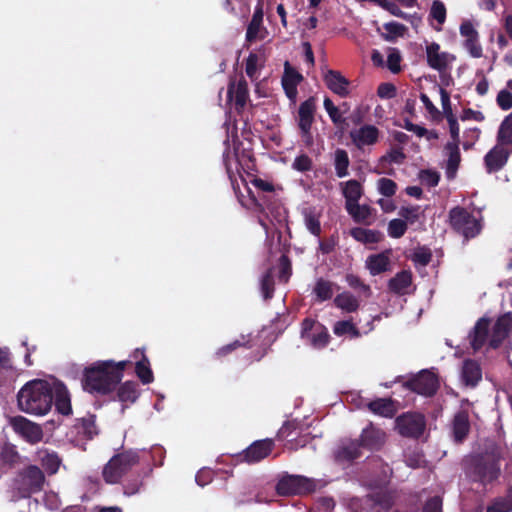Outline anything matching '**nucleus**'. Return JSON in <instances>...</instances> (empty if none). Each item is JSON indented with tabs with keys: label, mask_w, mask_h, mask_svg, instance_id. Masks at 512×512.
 Listing matches in <instances>:
<instances>
[{
	"label": "nucleus",
	"mask_w": 512,
	"mask_h": 512,
	"mask_svg": "<svg viewBox=\"0 0 512 512\" xmlns=\"http://www.w3.org/2000/svg\"><path fill=\"white\" fill-rule=\"evenodd\" d=\"M128 361H98L85 369L82 382L85 391L105 395L112 392L123 377Z\"/></svg>",
	"instance_id": "1"
},
{
	"label": "nucleus",
	"mask_w": 512,
	"mask_h": 512,
	"mask_svg": "<svg viewBox=\"0 0 512 512\" xmlns=\"http://www.w3.org/2000/svg\"><path fill=\"white\" fill-rule=\"evenodd\" d=\"M50 380L35 379L26 383L18 392V406L26 413L45 415L52 406Z\"/></svg>",
	"instance_id": "2"
},
{
	"label": "nucleus",
	"mask_w": 512,
	"mask_h": 512,
	"mask_svg": "<svg viewBox=\"0 0 512 512\" xmlns=\"http://www.w3.org/2000/svg\"><path fill=\"white\" fill-rule=\"evenodd\" d=\"M488 321L484 318L480 319L470 335L471 345L474 350L480 349L485 343L493 348L498 347L502 341L507 337L510 329L512 328V314L507 313L495 322L491 333H489Z\"/></svg>",
	"instance_id": "3"
},
{
	"label": "nucleus",
	"mask_w": 512,
	"mask_h": 512,
	"mask_svg": "<svg viewBox=\"0 0 512 512\" xmlns=\"http://www.w3.org/2000/svg\"><path fill=\"white\" fill-rule=\"evenodd\" d=\"M499 465L491 456H471L465 460V472L472 481L487 484L499 475Z\"/></svg>",
	"instance_id": "4"
},
{
	"label": "nucleus",
	"mask_w": 512,
	"mask_h": 512,
	"mask_svg": "<svg viewBox=\"0 0 512 512\" xmlns=\"http://www.w3.org/2000/svg\"><path fill=\"white\" fill-rule=\"evenodd\" d=\"M452 228L466 239L473 238L481 231L480 213H470L462 207H455L449 212Z\"/></svg>",
	"instance_id": "5"
},
{
	"label": "nucleus",
	"mask_w": 512,
	"mask_h": 512,
	"mask_svg": "<svg viewBox=\"0 0 512 512\" xmlns=\"http://www.w3.org/2000/svg\"><path fill=\"white\" fill-rule=\"evenodd\" d=\"M138 462L136 452L127 451L113 456L103 467L102 476L106 483L116 484Z\"/></svg>",
	"instance_id": "6"
},
{
	"label": "nucleus",
	"mask_w": 512,
	"mask_h": 512,
	"mask_svg": "<svg viewBox=\"0 0 512 512\" xmlns=\"http://www.w3.org/2000/svg\"><path fill=\"white\" fill-rule=\"evenodd\" d=\"M316 485L313 480L300 475H286L282 477L276 490L279 495L290 496L296 494H306L314 491Z\"/></svg>",
	"instance_id": "7"
},
{
	"label": "nucleus",
	"mask_w": 512,
	"mask_h": 512,
	"mask_svg": "<svg viewBox=\"0 0 512 512\" xmlns=\"http://www.w3.org/2000/svg\"><path fill=\"white\" fill-rule=\"evenodd\" d=\"M301 338L315 349H321L328 344L329 334L321 323L305 319L302 322Z\"/></svg>",
	"instance_id": "8"
},
{
	"label": "nucleus",
	"mask_w": 512,
	"mask_h": 512,
	"mask_svg": "<svg viewBox=\"0 0 512 512\" xmlns=\"http://www.w3.org/2000/svg\"><path fill=\"white\" fill-rule=\"evenodd\" d=\"M460 36L463 38V47L473 58L483 56V48L479 40V33L470 20H463L459 27Z\"/></svg>",
	"instance_id": "9"
},
{
	"label": "nucleus",
	"mask_w": 512,
	"mask_h": 512,
	"mask_svg": "<svg viewBox=\"0 0 512 512\" xmlns=\"http://www.w3.org/2000/svg\"><path fill=\"white\" fill-rule=\"evenodd\" d=\"M316 110L314 98L304 101L298 110V126L301 131V137L305 145L310 146L313 143L311 127L314 121V113Z\"/></svg>",
	"instance_id": "10"
},
{
	"label": "nucleus",
	"mask_w": 512,
	"mask_h": 512,
	"mask_svg": "<svg viewBox=\"0 0 512 512\" xmlns=\"http://www.w3.org/2000/svg\"><path fill=\"white\" fill-rule=\"evenodd\" d=\"M398 432L407 437H418L425 428V420L421 414L408 413L396 419Z\"/></svg>",
	"instance_id": "11"
},
{
	"label": "nucleus",
	"mask_w": 512,
	"mask_h": 512,
	"mask_svg": "<svg viewBox=\"0 0 512 512\" xmlns=\"http://www.w3.org/2000/svg\"><path fill=\"white\" fill-rule=\"evenodd\" d=\"M10 425L17 434L30 443H37L42 440L41 427L22 416L11 418Z\"/></svg>",
	"instance_id": "12"
},
{
	"label": "nucleus",
	"mask_w": 512,
	"mask_h": 512,
	"mask_svg": "<svg viewBox=\"0 0 512 512\" xmlns=\"http://www.w3.org/2000/svg\"><path fill=\"white\" fill-rule=\"evenodd\" d=\"M45 482L43 472L37 466H29L20 474L19 489L23 494L38 492Z\"/></svg>",
	"instance_id": "13"
},
{
	"label": "nucleus",
	"mask_w": 512,
	"mask_h": 512,
	"mask_svg": "<svg viewBox=\"0 0 512 512\" xmlns=\"http://www.w3.org/2000/svg\"><path fill=\"white\" fill-rule=\"evenodd\" d=\"M426 57L428 65L437 71L446 70L455 60V56L441 51L438 43L432 42L426 46Z\"/></svg>",
	"instance_id": "14"
},
{
	"label": "nucleus",
	"mask_w": 512,
	"mask_h": 512,
	"mask_svg": "<svg viewBox=\"0 0 512 512\" xmlns=\"http://www.w3.org/2000/svg\"><path fill=\"white\" fill-rule=\"evenodd\" d=\"M379 135V129L374 125L369 124L362 125L359 128H355L350 131V138L353 144L359 149L376 144L378 142Z\"/></svg>",
	"instance_id": "15"
},
{
	"label": "nucleus",
	"mask_w": 512,
	"mask_h": 512,
	"mask_svg": "<svg viewBox=\"0 0 512 512\" xmlns=\"http://www.w3.org/2000/svg\"><path fill=\"white\" fill-rule=\"evenodd\" d=\"M410 387L418 394L430 396L438 387L436 376L430 371H422L410 381Z\"/></svg>",
	"instance_id": "16"
},
{
	"label": "nucleus",
	"mask_w": 512,
	"mask_h": 512,
	"mask_svg": "<svg viewBox=\"0 0 512 512\" xmlns=\"http://www.w3.org/2000/svg\"><path fill=\"white\" fill-rule=\"evenodd\" d=\"M511 148L499 142L486 154L484 161L488 172L500 170L507 162Z\"/></svg>",
	"instance_id": "17"
},
{
	"label": "nucleus",
	"mask_w": 512,
	"mask_h": 512,
	"mask_svg": "<svg viewBox=\"0 0 512 512\" xmlns=\"http://www.w3.org/2000/svg\"><path fill=\"white\" fill-rule=\"evenodd\" d=\"M51 396L52 402L54 401L56 409L63 415H69L72 412L70 394L67 388L59 381L51 379Z\"/></svg>",
	"instance_id": "18"
},
{
	"label": "nucleus",
	"mask_w": 512,
	"mask_h": 512,
	"mask_svg": "<svg viewBox=\"0 0 512 512\" xmlns=\"http://www.w3.org/2000/svg\"><path fill=\"white\" fill-rule=\"evenodd\" d=\"M302 80V75L292 68L288 62L285 63V71L282 77V86L286 96L293 102L297 98V86Z\"/></svg>",
	"instance_id": "19"
},
{
	"label": "nucleus",
	"mask_w": 512,
	"mask_h": 512,
	"mask_svg": "<svg viewBox=\"0 0 512 512\" xmlns=\"http://www.w3.org/2000/svg\"><path fill=\"white\" fill-rule=\"evenodd\" d=\"M324 81L327 87L340 97H346L349 94L350 82L340 72L328 70L324 74Z\"/></svg>",
	"instance_id": "20"
},
{
	"label": "nucleus",
	"mask_w": 512,
	"mask_h": 512,
	"mask_svg": "<svg viewBox=\"0 0 512 512\" xmlns=\"http://www.w3.org/2000/svg\"><path fill=\"white\" fill-rule=\"evenodd\" d=\"M273 448V441L270 439L256 441L244 452V458L248 463L259 462L267 457Z\"/></svg>",
	"instance_id": "21"
},
{
	"label": "nucleus",
	"mask_w": 512,
	"mask_h": 512,
	"mask_svg": "<svg viewBox=\"0 0 512 512\" xmlns=\"http://www.w3.org/2000/svg\"><path fill=\"white\" fill-rule=\"evenodd\" d=\"M385 440V432L373 426L363 429L360 436V444L362 448H367L369 450L379 449L385 443Z\"/></svg>",
	"instance_id": "22"
},
{
	"label": "nucleus",
	"mask_w": 512,
	"mask_h": 512,
	"mask_svg": "<svg viewBox=\"0 0 512 512\" xmlns=\"http://www.w3.org/2000/svg\"><path fill=\"white\" fill-rule=\"evenodd\" d=\"M229 102H234L237 110H242L248 100V86L245 80L231 82L227 92Z\"/></svg>",
	"instance_id": "23"
},
{
	"label": "nucleus",
	"mask_w": 512,
	"mask_h": 512,
	"mask_svg": "<svg viewBox=\"0 0 512 512\" xmlns=\"http://www.w3.org/2000/svg\"><path fill=\"white\" fill-rule=\"evenodd\" d=\"M365 264L373 276L387 271L390 266V251L370 255Z\"/></svg>",
	"instance_id": "24"
},
{
	"label": "nucleus",
	"mask_w": 512,
	"mask_h": 512,
	"mask_svg": "<svg viewBox=\"0 0 512 512\" xmlns=\"http://www.w3.org/2000/svg\"><path fill=\"white\" fill-rule=\"evenodd\" d=\"M389 289L396 294L404 295L410 293L412 289V274L409 271L397 273L389 281Z\"/></svg>",
	"instance_id": "25"
},
{
	"label": "nucleus",
	"mask_w": 512,
	"mask_h": 512,
	"mask_svg": "<svg viewBox=\"0 0 512 512\" xmlns=\"http://www.w3.org/2000/svg\"><path fill=\"white\" fill-rule=\"evenodd\" d=\"M133 358L136 360V373L137 376L144 384L153 381V373L150 369L149 360L144 355L143 351L137 349L133 353Z\"/></svg>",
	"instance_id": "26"
},
{
	"label": "nucleus",
	"mask_w": 512,
	"mask_h": 512,
	"mask_svg": "<svg viewBox=\"0 0 512 512\" xmlns=\"http://www.w3.org/2000/svg\"><path fill=\"white\" fill-rule=\"evenodd\" d=\"M302 214L304 218V224L307 230L311 234L319 236L321 233V213L315 207H306L303 209Z\"/></svg>",
	"instance_id": "27"
},
{
	"label": "nucleus",
	"mask_w": 512,
	"mask_h": 512,
	"mask_svg": "<svg viewBox=\"0 0 512 512\" xmlns=\"http://www.w3.org/2000/svg\"><path fill=\"white\" fill-rule=\"evenodd\" d=\"M445 150L448 155L446 173L449 178H453L461 160L459 146L456 142H449L446 144Z\"/></svg>",
	"instance_id": "28"
},
{
	"label": "nucleus",
	"mask_w": 512,
	"mask_h": 512,
	"mask_svg": "<svg viewBox=\"0 0 512 512\" xmlns=\"http://www.w3.org/2000/svg\"><path fill=\"white\" fill-rule=\"evenodd\" d=\"M468 415L465 412H459L455 415L452 430L455 441L461 442L469 432Z\"/></svg>",
	"instance_id": "29"
},
{
	"label": "nucleus",
	"mask_w": 512,
	"mask_h": 512,
	"mask_svg": "<svg viewBox=\"0 0 512 512\" xmlns=\"http://www.w3.org/2000/svg\"><path fill=\"white\" fill-rule=\"evenodd\" d=\"M481 368L477 362L467 360L462 367V379L466 385L474 386L481 379Z\"/></svg>",
	"instance_id": "30"
},
{
	"label": "nucleus",
	"mask_w": 512,
	"mask_h": 512,
	"mask_svg": "<svg viewBox=\"0 0 512 512\" xmlns=\"http://www.w3.org/2000/svg\"><path fill=\"white\" fill-rule=\"evenodd\" d=\"M37 459L50 474L56 473L61 463L58 455L55 452H51L46 449L37 451Z\"/></svg>",
	"instance_id": "31"
},
{
	"label": "nucleus",
	"mask_w": 512,
	"mask_h": 512,
	"mask_svg": "<svg viewBox=\"0 0 512 512\" xmlns=\"http://www.w3.org/2000/svg\"><path fill=\"white\" fill-rule=\"evenodd\" d=\"M497 142L512 150V112L501 122L497 131Z\"/></svg>",
	"instance_id": "32"
},
{
	"label": "nucleus",
	"mask_w": 512,
	"mask_h": 512,
	"mask_svg": "<svg viewBox=\"0 0 512 512\" xmlns=\"http://www.w3.org/2000/svg\"><path fill=\"white\" fill-rule=\"evenodd\" d=\"M405 159L404 153L400 149H392L386 155L382 156L379 160L378 173L383 174H391V171L388 170V164H401Z\"/></svg>",
	"instance_id": "33"
},
{
	"label": "nucleus",
	"mask_w": 512,
	"mask_h": 512,
	"mask_svg": "<svg viewBox=\"0 0 512 512\" xmlns=\"http://www.w3.org/2000/svg\"><path fill=\"white\" fill-rule=\"evenodd\" d=\"M342 187L343 195L346 200V206H349L359 201V199L362 196V187L358 181L349 180L345 183H342Z\"/></svg>",
	"instance_id": "34"
},
{
	"label": "nucleus",
	"mask_w": 512,
	"mask_h": 512,
	"mask_svg": "<svg viewBox=\"0 0 512 512\" xmlns=\"http://www.w3.org/2000/svg\"><path fill=\"white\" fill-rule=\"evenodd\" d=\"M347 212L359 223H370L371 209L367 205H359L358 202L346 206Z\"/></svg>",
	"instance_id": "35"
},
{
	"label": "nucleus",
	"mask_w": 512,
	"mask_h": 512,
	"mask_svg": "<svg viewBox=\"0 0 512 512\" xmlns=\"http://www.w3.org/2000/svg\"><path fill=\"white\" fill-rule=\"evenodd\" d=\"M362 446L360 442L349 441L343 444L337 451V458L340 460H353L360 456Z\"/></svg>",
	"instance_id": "36"
},
{
	"label": "nucleus",
	"mask_w": 512,
	"mask_h": 512,
	"mask_svg": "<svg viewBox=\"0 0 512 512\" xmlns=\"http://www.w3.org/2000/svg\"><path fill=\"white\" fill-rule=\"evenodd\" d=\"M335 305L343 311L354 312L359 307V302L355 296L349 292H343L334 299Z\"/></svg>",
	"instance_id": "37"
},
{
	"label": "nucleus",
	"mask_w": 512,
	"mask_h": 512,
	"mask_svg": "<svg viewBox=\"0 0 512 512\" xmlns=\"http://www.w3.org/2000/svg\"><path fill=\"white\" fill-rule=\"evenodd\" d=\"M349 164L350 161L348 153L343 149H337L334 153V166L336 175L339 178H343L348 175Z\"/></svg>",
	"instance_id": "38"
},
{
	"label": "nucleus",
	"mask_w": 512,
	"mask_h": 512,
	"mask_svg": "<svg viewBox=\"0 0 512 512\" xmlns=\"http://www.w3.org/2000/svg\"><path fill=\"white\" fill-rule=\"evenodd\" d=\"M351 236L362 243H376L380 239V233L370 229L354 228L350 231Z\"/></svg>",
	"instance_id": "39"
},
{
	"label": "nucleus",
	"mask_w": 512,
	"mask_h": 512,
	"mask_svg": "<svg viewBox=\"0 0 512 512\" xmlns=\"http://www.w3.org/2000/svg\"><path fill=\"white\" fill-rule=\"evenodd\" d=\"M429 17L437 22V25L434 26V28L437 31H440L442 29V25L446 20V7L444 3L439 0H435L432 3Z\"/></svg>",
	"instance_id": "40"
},
{
	"label": "nucleus",
	"mask_w": 512,
	"mask_h": 512,
	"mask_svg": "<svg viewBox=\"0 0 512 512\" xmlns=\"http://www.w3.org/2000/svg\"><path fill=\"white\" fill-rule=\"evenodd\" d=\"M117 396L121 402H134L138 397L137 384L129 381L125 382L119 387Z\"/></svg>",
	"instance_id": "41"
},
{
	"label": "nucleus",
	"mask_w": 512,
	"mask_h": 512,
	"mask_svg": "<svg viewBox=\"0 0 512 512\" xmlns=\"http://www.w3.org/2000/svg\"><path fill=\"white\" fill-rule=\"evenodd\" d=\"M369 409L375 413L384 417H391L393 415V407L389 400L378 399L368 404Z\"/></svg>",
	"instance_id": "42"
},
{
	"label": "nucleus",
	"mask_w": 512,
	"mask_h": 512,
	"mask_svg": "<svg viewBox=\"0 0 512 512\" xmlns=\"http://www.w3.org/2000/svg\"><path fill=\"white\" fill-rule=\"evenodd\" d=\"M512 511V488L508 494L497 499L491 506L488 507L487 512H511Z\"/></svg>",
	"instance_id": "43"
},
{
	"label": "nucleus",
	"mask_w": 512,
	"mask_h": 512,
	"mask_svg": "<svg viewBox=\"0 0 512 512\" xmlns=\"http://www.w3.org/2000/svg\"><path fill=\"white\" fill-rule=\"evenodd\" d=\"M333 332L337 336L350 335L351 337H358L359 332L351 321L344 320L338 321L333 327Z\"/></svg>",
	"instance_id": "44"
},
{
	"label": "nucleus",
	"mask_w": 512,
	"mask_h": 512,
	"mask_svg": "<svg viewBox=\"0 0 512 512\" xmlns=\"http://www.w3.org/2000/svg\"><path fill=\"white\" fill-rule=\"evenodd\" d=\"M404 128L410 132H413L418 137H425L428 141L436 140L438 134L434 130H427L426 128L407 121Z\"/></svg>",
	"instance_id": "45"
},
{
	"label": "nucleus",
	"mask_w": 512,
	"mask_h": 512,
	"mask_svg": "<svg viewBox=\"0 0 512 512\" xmlns=\"http://www.w3.org/2000/svg\"><path fill=\"white\" fill-rule=\"evenodd\" d=\"M314 292L321 301L330 299L333 295V285L329 281L320 279L315 285Z\"/></svg>",
	"instance_id": "46"
},
{
	"label": "nucleus",
	"mask_w": 512,
	"mask_h": 512,
	"mask_svg": "<svg viewBox=\"0 0 512 512\" xmlns=\"http://www.w3.org/2000/svg\"><path fill=\"white\" fill-rule=\"evenodd\" d=\"M377 190L381 195L391 197L397 191V184L391 179L380 178L377 181Z\"/></svg>",
	"instance_id": "47"
},
{
	"label": "nucleus",
	"mask_w": 512,
	"mask_h": 512,
	"mask_svg": "<svg viewBox=\"0 0 512 512\" xmlns=\"http://www.w3.org/2000/svg\"><path fill=\"white\" fill-rule=\"evenodd\" d=\"M266 30L262 27V23L251 21L247 28L246 38L248 41L264 39Z\"/></svg>",
	"instance_id": "48"
},
{
	"label": "nucleus",
	"mask_w": 512,
	"mask_h": 512,
	"mask_svg": "<svg viewBox=\"0 0 512 512\" xmlns=\"http://www.w3.org/2000/svg\"><path fill=\"white\" fill-rule=\"evenodd\" d=\"M224 164L226 167L227 174L231 180V183H232L233 187L235 188V185L237 183L236 174L239 173L238 163L229 153H225L224 154Z\"/></svg>",
	"instance_id": "49"
},
{
	"label": "nucleus",
	"mask_w": 512,
	"mask_h": 512,
	"mask_svg": "<svg viewBox=\"0 0 512 512\" xmlns=\"http://www.w3.org/2000/svg\"><path fill=\"white\" fill-rule=\"evenodd\" d=\"M407 224L402 219H393L388 224V234L392 238H400L405 234Z\"/></svg>",
	"instance_id": "50"
},
{
	"label": "nucleus",
	"mask_w": 512,
	"mask_h": 512,
	"mask_svg": "<svg viewBox=\"0 0 512 512\" xmlns=\"http://www.w3.org/2000/svg\"><path fill=\"white\" fill-rule=\"evenodd\" d=\"M17 458V453L8 447H4L0 451V471L10 467Z\"/></svg>",
	"instance_id": "51"
},
{
	"label": "nucleus",
	"mask_w": 512,
	"mask_h": 512,
	"mask_svg": "<svg viewBox=\"0 0 512 512\" xmlns=\"http://www.w3.org/2000/svg\"><path fill=\"white\" fill-rule=\"evenodd\" d=\"M323 105H324V108H325L326 112L328 113L331 121L334 124H340L344 121L342 114L339 111L338 107L334 105V103L332 102V100L330 98L326 97L324 99Z\"/></svg>",
	"instance_id": "52"
},
{
	"label": "nucleus",
	"mask_w": 512,
	"mask_h": 512,
	"mask_svg": "<svg viewBox=\"0 0 512 512\" xmlns=\"http://www.w3.org/2000/svg\"><path fill=\"white\" fill-rule=\"evenodd\" d=\"M419 179L422 184L428 187H435L438 185L440 175L438 172L433 170H422L419 173Z\"/></svg>",
	"instance_id": "53"
},
{
	"label": "nucleus",
	"mask_w": 512,
	"mask_h": 512,
	"mask_svg": "<svg viewBox=\"0 0 512 512\" xmlns=\"http://www.w3.org/2000/svg\"><path fill=\"white\" fill-rule=\"evenodd\" d=\"M292 168L299 172L309 171L312 169V160L308 155L300 154L294 159Z\"/></svg>",
	"instance_id": "54"
},
{
	"label": "nucleus",
	"mask_w": 512,
	"mask_h": 512,
	"mask_svg": "<svg viewBox=\"0 0 512 512\" xmlns=\"http://www.w3.org/2000/svg\"><path fill=\"white\" fill-rule=\"evenodd\" d=\"M259 56L256 54H250L246 61V74L251 79H257L258 77V69H259Z\"/></svg>",
	"instance_id": "55"
},
{
	"label": "nucleus",
	"mask_w": 512,
	"mask_h": 512,
	"mask_svg": "<svg viewBox=\"0 0 512 512\" xmlns=\"http://www.w3.org/2000/svg\"><path fill=\"white\" fill-rule=\"evenodd\" d=\"M384 29L389 33V35L384 36L386 40H391L396 36H403L406 28L403 24L398 22H388L383 25Z\"/></svg>",
	"instance_id": "56"
},
{
	"label": "nucleus",
	"mask_w": 512,
	"mask_h": 512,
	"mask_svg": "<svg viewBox=\"0 0 512 512\" xmlns=\"http://www.w3.org/2000/svg\"><path fill=\"white\" fill-rule=\"evenodd\" d=\"M261 291L264 299H269L273 295L274 282L271 271H268L261 279Z\"/></svg>",
	"instance_id": "57"
},
{
	"label": "nucleus",
	"mask_w": 512,
	"mask_h": 512,
	"mask_svg": "<svg viewBox=\"0 0 512 512\" xmlns=\"http://www.w3.org/2000/svg\"><path fill=\"white\" fill-rule=\"evenodd\" d=\"M400 62L401 55L399 51L395 48L390 49L387 57V66L389 70L393 73H398L400 71Z\"/></svg>",
	"instance_id": "58"
},
{
	"label": "nucleus",
	"mask_w": 512,
	"mask_h": 512,
	"mask_svg": "<svg viewBox=\"0 0 512 512\" xmlns=\"http://www.w3.org/2000/svg\"><path fill=\"white\" fill-rule=\"evenodd\" d=\"M496 102L502 110H509L512 108V93L507 90L499 91Z\"/></svg>",
	"instance_id": "59"
},
{
	"label": "nucleus",
	"mask_w": 512,
	"mask_h": 512,
	"mask_svg": "<svg viewBox=\"0 0 512 512\" xmlns=\"http://www.w3.org/2000/svg\"><path fill=\"white\" fill-rule=\"evenodd\" d=\"M400 216L406 223H414L419 218V207H403L400 210Z\"/></svg>",
	"instance_id": "60"
},
{
	"label": "nucleus",
	"mask_w": 512,
	"mask_h": 512,
	"mask_svg": "<svg viewBox=\"0 0 512 512\" xmlns=\"http://www.w3.org/2000/svg\"><path fill=\"white\" fill-rule=\"evenodd\" d=\"M346 281L348 283V285L352 288H358L360 289L363 293H365L366 295H369L370 294V287L365 285L364 283L361 282L360 278L356 275H353V274H348L346 276Z\"/></svg>",
	"instance_id": "61"
},
{
	"label": "nucleus",
	"mask_w": 512,
	"mask_h": 512,
	"mask_svg": "<svg viewBox=\"0 0 512 512\" xmlns=\"http://www.w3.org/2000/svg\"><path fill=\"white\" fill-rule=\"evenodd\" d=\"M381 7L388 11L393 16L406 19L407 14L404 13L394 2H391L389 0H383L381 3Z\"/></svg>",
	"instance_id": "62"
},
{
	"label": "nucleus",
	"mask_w": 512,
	"mask_h": 512,
	"mask_svg": "<svg viewBox=\"0 0 512 512\" xmlns=\"http://www.w3.org/2000/svg\"><path fill=\"white\" fill-rule=\"evenodd\" d=\"M81 427L84 434H86L88 438H92L95 434H97L95 420L93 416L83 418Z\"/></svg>",
	"instance_id": "63"
},
{
	"label": "nucleus",
	"mask_w": 512,
	"mask_h": 512,
	"mask_svg": "<svg viewBox=\"0 0 512 512\" xmlns=\"http://www.w3.org/2000/svg\"><path fill=\"white\" fill-rule=\"evenodd\" d=\"M447 121L449 124L450 135L452 138L451 142H456L458 144L459 134H460V128H459L458 121L452 114L447 116Z\"/></svg>",
	"instance_id": "64"
}]
</instances>
